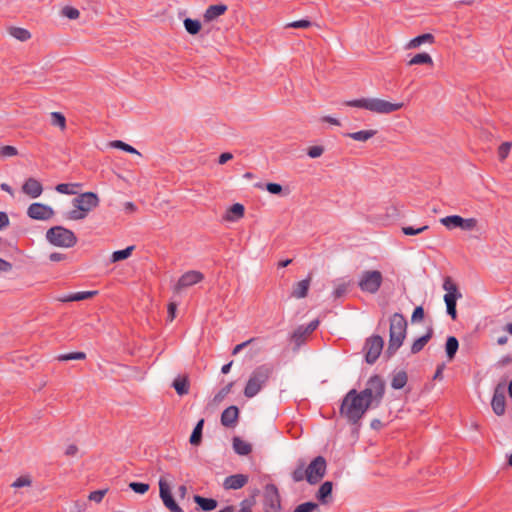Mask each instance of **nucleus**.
<instances>
[{
	"label": "nucleus",
	"instance_id": "nucleus-38",
	"mask_svg": "<svg viewBox=\"0 0 512 512\" xmlns=\"http://www.w3.org/2000/svg\"><path fill=\"white\" fill-rule=\"evenodd\" d=\"M377 130H358L353 133H347L346 136L356 141H366L376 134Z\"/></svg>",
	"mask_w": 512,
	"mask_h": 512
},
{
	"label": "nucleus",
	"instance_id": "nucleus-41",
	"mask_svg": "<svg viewBox=\"0 0 512 512\" xmlns=\"http://www.w3.org/2000/svg\"><path fill=\"white\" fill-rule=\"evenodd\" d=\"M56 359L60 362L72 361V360H84V359H86V354L82 351H75V352L60 354L56 357Z\"/></svg>",
	"mask_w": 512,
	"mask_h": 512
},
{
	"label": "nucleus",
	"instance_id": "nucleus-50",
	"mask_svg": "<svg viewBox=\"0 0 512 512\" xmlns=\"http://www.w3.org/2000/svg\"><path fill=\"white\" fill-rule=\"evenodd\" d=\"M511 147H512V142H510V141L503 142L499 146L498 158L500 161H504L508 157Z\"/></svg>",
	"mask_w": 512,
	"mask_h": 512
},
{
	"label": "nucleus",
	"instance_id": "nucleus-14",
	"mask_svg": "<svg viewBox=\"0 0 512 512\" xmlns=\"http://www.w3.org/2000/svg\"><path fill=\"white\" fill-rule=\"evenodd\" d=\"M204 279L203 273L196 270H190L185 272L177 281L174 286V291L179 293L184 288L190 287L201 282Z\"/></svg>",
	"mask_w": 512,
	"mask_h": 512
},
{
	"label": "nucleus",
	"instance_id": "nucleus-47",
	"mask_svg": "<svg viewBox=\"0 0 512 512\" xmlns=\"http://www.w3.org/2000/svg\"><path fill=\"white\" fill-rule=\"evenodd\" d=\"M98 294V291L94 290V291H80V292H75V293H72V297L74 302H78V301H83V300H88V299H91L93 298L95 295Z\"/></svg>",
	"mask_w": 512,
	"mask_h": 512
},
{
	"label": "nucleus",
	"instance_id": "nucleus-7",
	"mask_svg": "<svg viewBox=\"0 0 512 512\" xmlns=\"http://www.w3.org/2000/svg\"><path fill=\"white\" fill-rule=\"evenodd\" d=\"M45 237L51 245L62 248H72L78 241L75 233L62 225L50 227L46 231Z\"/></svg>",
	"mask_w": 512,
	"mask_h": 512
},
{
	"label": "nucleus",
	"instance_id": "nucleus-3",
	"mask_svg": "<svg viewBox=\"0 0 512 512\" xmlns=\"http://www.w3.org/2000/svg\"><path fill=\"white\" fill-rule=\"evenodd\" d=\"M388 347L384 352L386 361L390 360L403 345L407 334V320L402 313H394L390 319Z\"/></svg>",
	"mask_w": 512,
	"mask_h": 512
},
{
	"label": "nucleus",
	"instance_id": "nucleus-23",
	"mask_svg": "<svg viewBox=\"0 0 512 512\" xmlns=\"http://www.w3.org/2000/svg\"><path fill=\"white\" fill-rule=\"evenodd\" d=\"M433 334H434L433 327L429 326L427 328L425 334H423L422 336L416 338L413 341V343L411 345V353L412 354L419 353L425 347V345L432 339Z\"/></svg>",
	"mask_w": 512,
	"mask_h": 512
},
{
	"label": "nucleus",
	"instance_id": "nucleus-63",
	"mask_svg": "<svg viewBox=\"0 0 512 512\" xmlns=\"http://www.w3.org/2000/svg\"><path fill=\"white\" fill-rule=\"evenodd\" d=\"M320 124L322 125H331V126H340L341 122L334 117L326 116L320 119Z\"/></svg>",
	"mask_w": 512,
	"mask_h": 512
},
{
	"label": "nucleus",
	"instance_id": "nucleus-1",
	"mask_svg": "<svg viewBox=\"0 0 512 512\" xmlns=\"http://www.w3.org/2000/svg\"><path fill=\"white\" fill-rule=\"evenodd\" d=\"M382 401V397L373 394L366 388L361 391L352 388L343 396L339 406V415L351 426L353 436L358 437L361 420L366 413L379 407Z\"/></svg>",
	"mask_w": 512,
	"mask_h": 512
},
{
	"label": "nucleus",
	"instance_id": "nucleus-15",
	"mask_svg": "<svg viewBox=\"0 0 512 512\" xmlns=\"http://www.w3.org/2000/svg\"><path fill=\"white\" fill-rule=\"evenodd\" d=\"M240 416V410L236 405H231L223 410L220 417L221 425L227 428H234Z\"/></svg>",
	"mask_w": 512,
	"mask_h": 512
},
{
	"label": "nucleus",
	"instance_id": "nucleus-20",
	"mask_svg": "<svg viewBox=\"0 0 512 512\" xmlns=\"http://www.w3.org/2000/svg\"><path fill=\"white\" fill-rule=\"evenodd\" d=\"M332 492H333V482L325 481L319 486V488L315 494V498L317 499V501L320 504L327 505V504L331 503V501H332Z\"/></svg>",
	"mask_w": 512,
	"mask_h": 512
},
{
	"label": "nucleus",
	"instance_id": "nucleus-17",
	"mask_svg": "<svg viewBox=\"0 0 512 512\" xmlns=\"http://www.w3.org/2000/svg\"><path fill=\"white\" fill-rule=\"evenodd\" d=\"M249 481V476L246 474L238 473L225 478L223 488L225 490H239L243 488Z\"/></svg>",
	"mask_w": 512,
	"mask_h": 512
},
{
	"label": "nucleus",
	"instance_id": "nucleus-53",
	"mask_svg": "<svg viewBox=\"0 0 512 512\" xmlns=\"http://www.w3.org/2000/svg\"><path fill=\"white\" fill-rule=\"evenodd\" d=\"M32 484L31 477L28 475H23L18 477L13 483L12 487L14 488H22L26 486H30Z\"/></svg>",
	"mask_w": 512,
	"mask_h": 512
},
{
	"label": "nucleus",
	"instance_id": "nucleus-33",
	"mask_svg": "<svg viewBox=\"0 0 512 512\" xmlns=\"http://www.w3.org/2000/svg\"><path fill=\"white\" fill-rule=\"evenodd\" d=\"M8 33L10 36L21 42L28 41L31 38V33L27 29L21 27H10L8 28Z\"/></svg>",
	"mask_w": 512,
	"mask_h": 512
},
{
	"label": "nucleus",
	"instance_id": "nucleus-45",
	"mask_svg": "<svg viewBox=\"0 0 512 512\" xmlns=\"http://www.w3.org/2000/svg\"><path fill=\"white\" fill-rule=\"evenodd\" d=\"M234 385V382L228 383L226 386L222 387L214 396L213 402L215 404L221 403L225 397L231 392V389Z\"/></svg>",
	"mask_w": 512,
	"mask_h": 512
},
{
	"label": "nucleus",
	"instance_id": "nucleus-46",
	"mask_svg": "<svg viewBox=\"0 0 512 512\" xmlns=\"http://www.w3.org/2000/svg\"><path fill=\"white\" fill-rule=\"evenodd\" d=\"M477 223H478V221L476 218L461 217L460 222H459V229L464 230V231H470V230H473L474 228H476Z\"/></svg>",
	"mask_w": 512,
	"mask_h": 512
},
{
	"label": "nucleus",
	"instance_id": "nucleus-5",
	"mask_svg": "<svg viewBox=\"0 0 512 512\" xmlns=\"http://www.w3.org/2000/svg\"><path fill=\"white\" fill-rule=\"evenodd\" d=\"M274 372V367L270 363H265L257 366L251 373L245 388L244 395L247 398H253L256 396L261 389L266 385L269 378Z\"/></svg>",
	"mask_w": 512,
	"mask_h": 512
},
{
	"label": "nucleus",
	"instance_id": "nucleus-31",
	"mask_svg": "<svg viewBox=\"0 0 512 512\" xmlns=\"http://www.w3.org/2000/svg\"><path fill=\"white\" fill-rule=\"evenodd\" d=\"M408 381L407 372L404 370H400L395 372L392 376L391 387L395 390H400L405 387Z\"/></svg>",
	"mask_w": 512,
	"mask_h": 512
},
{
	"label": "nucleus",
	"instance_id": "nucleus-18",
	"mask_svg": "<svg viewBox=\"0 0 512 512\" xmlns=\"http://www.w3.org/2000/svg\"><path fill=\"white\" fill-rule=\"evenodd\" d=\"M22 192L31 198H38L43 192L42 183L34 177L27 178L22 185Z\"/></svg>",
	"mask_w": 512,
	"mask_h": 512
},
{
	"label": "nucleus",
	"instance_id": "nucleus-28",
	"mask_svg": "<svg viewBox=\"0 0 512 512\" xmlns=\"http://www.w3.org/2000/svg\"><path fill=\"white\" fill-rule=\"evenodd\" d=\"M255 187L260 189H266L270 194L278 196L287 195L289 193V190L287 188L285 192L283 186L275 182H267L265 184L259 182L255 184Z\"/></svg>",
	"mask_w": 512,
	"mask_h": 512
},
{
	"label": "nucleus",
	"instance_id": "nucleus-57",
	"mask_svg": "<svg viewBox=\"0 0 512 512\" xmlns=\"http://www.w3.org/2000/svg\"><path fill=\"white\" fill-rule=\"evenodd\" d=\"M446 304V313L451 317L452 320L457 319V302L444 301Z\"/></svg>",
	"mask_w": 512,
	"mask_h": 512
},
{
	"label": "nucleus",
	"instance_id": "nucleus-27",
	"mask_svg": "<svg viewBox=\"0 0 512 512\" xmlns=\"http://www.w3.org/2000/svg\"><path fill=\"white\" fill-rule=\"evenodd\" d=\"M204 424L205 419L201 418L197 421L196 425L194 426L189 438V442L192 446H199L202 443Z\"/></svg>",
	"mask_w": 512,
	"mask_h": 512
},
{
	"label": "nucleus",
	"instance_id": "nucleus-2",
	"mask_svg": "<svg viewBox=\"0 0 512 512\" xmlns=\"http://www.w3.org/2000/svg\"><path fill=\"white\" fill-rule=\"evenodd\" d=\"M327 470V461L322 455L314 457L306 466L303 458L298 459L296 468L292 471L291 477L294 482L306 480L310 485H316L324 478Z\"/></svg>",
	"mask_w": 512,
	"mask_h": 512
},
{
	"label": "nucleus",
	"instance_id": "nucleus-19",
	"mask_svg": "<svg viewBox=\"0 0 512 512\" xmlns=\"http://www.w3.org/2000/svg\"><path fill=\"white\" fill-rule=\"evenodd\" d=\"M193 501L197 505L196 511L211 512L218 507V501L214 498L204 497L199 494L193 495Z\"/></svg>",
	"mask_w": 512,
	"mask_h": 512
},
{
	"label": "nucleus",
	"instance_id": "nucleus-35",
	"mask_svg": "<svg viewBox=\"0 0 512 512\" xmlns=\"http://www.w3.org/2000/svg\"><path fill=\"white\" fill-rule=\"evenodd\" d=\"M108 147L114 148V149H120L122 151H125L130 154H137L141 155L140 152H138L133 146L121 141V140H113L108 142Z\"/></svg>",
	"mask_w": 512,
	"mask_h": 512
},
{
	"label": "nucleus",
	"instance_id": "nucleus-12",
	"mask_svg": "<svg viewBox=\"0 0 512 512\" xmlns=\"http://www.w3.org/2000/svg\"><path fill=\"white\" fill-rule=\"evenodd\" d=\"M507 379L500 381L494 388L491 407L497 416H502L506 409L505 386Z\"/></svg>",
	"mask_w": 512,
	"mask_h": 512
},
{
	"label": "nucleus",
	"instance_id": "nucleus-49",
	"mask_svg": "<svg viewBox=\"0 0 512 512\" xmlns=\"http://www.w3.org/2000/svg\"><path fill=\"white\" fill-rule=\"evenodd\" d=\"M325 151V148L324 146L322 145H314V146H309L307 149H306V154L312 158V159H316V158H319L320 156H322V154L324 153Z\"/></svg>",
	"mask_w": 512,
	"mask_h": 512
},
{
	"label": "nucleus",
	"instance_id": "nucleus-60",
	"mask_svg": "<svg viewBox=\"0 0 512 512\" xmlns=\"http://www.w3.org/2000/svg\"><path fill=\"white\" fill-rule=\"evenodd\" d=\"M256 340H258V338H250L248 339L247 341H244L240 344H237L233 349H232V355H237L238 353H240L244 348H246L248 345L252 344L253 342H255Z\"/></svg>",
	"mask_w": 512,
	"mask_h": 512
},
{
	"label": "nucleus",
	"instance_id": "nucleus-24",
	"mask_svg": "<svg viewBox=\"0 0 512 512\" xmlns=\"http://www.w3.org/2000/svg\"><path fill=\"white\" fill-rule=\"evenodd\" d=\"M179 396H184L189 393L190 380L188 375H178L171 385Z\"/></svg>",
	"mask_w": 512,
	"mask_h": 512
},
{
	"label": "nucleus",
	"instance_id": "nucleus-29",
	"mask_svg": "<svg viewBox=\"0 0 512 512\" xmlns=\"http://www.w3.org/2000/svg\"><path fill=\"white\" fill-rule=\"evenodd\" d=\"M459 349V341L455 336H448L445 342V353L449 361L453 360Z\"/></svg>",
	"mask_w": 512,
	"mask_h": 512
},
{
	"label": "nucleus",
	"instance_id": "nucleus-54",
	"mask_svg": "<svg viewBox=\"0 0 512 512\" xmlns=\"http://www.w3.org/2000/svg\"><path fill=\"white\" fill-rule=\"evenodd\" d=\"M107 491H108V489H99V490L92 491V492H90L88 499L90 501L100 503L103 500L104 496L106 495Z\"/></svg>",
	"mask_w": 512,
	"mask_h": 512
},
{
	"label": "nucleus",
	"instance_id": "nucleus-21",
	"mask_svg": "<svg viewBox=\"0 0 512 512\" xmlns=\"http://www.w3.org/2000/svg\"><path fill=\"white\" fill-rule=\"evenodd\" d=\"M312 281V272L307 277L293 285L291 296L297 299L305 298L308 295L309 287Z\"/></svg>",
	"mask_w": 512,
	"mask_h": 512
},
{
	"label": "nucleus",
	"instance_id": "nucleus-10",
	"mask_svg": "<svg viewBox=\"0 0 512 512\" xmlns=\"http://www.w3.org/2000/svg\"><path fill=\"white\" fill-rule=\"evenodd\" d=\"M263 510L264 512H281L282 500L277 486L268 483L263 491Z\"/></svg>",
	"mask_w": 512,
	"mask_h": 512
},
{
	"label": "nucleus",
	"instance_id": "nucleus-4",
	"mask_svg": "<svg viewBox=\"0 0 512 512\" xmlns=\"http://www.w3.org/2000/svg\"><path fill=\"white\" fill-rule=\"evenodd\" d=\"M99 204L100 199L97 193L92 191L80 193L72 199L73 209L66 212L64 218L73 221L83 220Z\"/></svg>",
	"mask_w": 512,
	"mask_h": 512
},
{
	"label": "nucleus",
	"instance_id": "nucleus-56",
	"mask_svg": "<svg viewBox=\"0 0 512 512\" xmlns=\"http://www.w3.org/2000/svg\"><path fill=\"white\" fill-rule=\"evenodd\" d=\"M351 284V281L341 283L337 285V287L333 291V296L335 298H341L347 293L348 286Z\"/></svg>",
	"mask_w": 512,
	"mask_h": 512
},
{
	"label": "nucleus",
	"instance_id": "nucleus-40",
	"mask_svg": "<svg viewBox=\"0 0 512 512\" xmlns=\"http://www.w3.org/2000/svg\"><path fill=\"white\" fill-rule=\"evenodd\" d=\"M307 336H308V334L306 333V331L304 329V325H300L291 334V340L297 346H300L301 344H303L305 342Z\"/></svg>",
	"mask_w": 512,
	"mask_h": 512
},
{
	"label": "nucleus",
	"instance_id": "nucleus-37",
	"mask_svg": "<svg viewBox=\"0 0 512 512\" xmlns=\"http://www.w3.org/2000/svg\"><path fill=\"white\" fill-rule=\"evenodd\" d=\"M49 125L59 127V128H65L66 126V117L61 112H51L49 114Z\"/></svg>",
	"mask_w": 512,
	"mask_h": 512
},
{
	"label": "nucleus",
	"instance_id": "nucleus-64",
	"mask_svg": "<svg viewBox=\"0 0 512 512\" xmlns=\"http://www.w3.org/2000/svg\"><path fill=\"white\" fill-rule=\"evenodd\" d=\"M232 159H233V154L231 152H223L219 155L217 162L220 165H224Z\"/></svg>",
	"mask_w": 512,
	"mask_h": 512
},
{
	"label": "nucleus",
	"instance_id": "nucleus-51",
	"mask_svg": "<svg viewBox=\"0 0 512 512\" xmlns=\"http://www.w3.org/2000/svg\"><path fill=\"white\" fill-rule=\"evenodd\" d=\"M62 15L67 17L68 19L75 20L79 18L80 12L78 9L71 7V6H65L62 11Z\"/></svg>",
	"mask_w": 512,
	"mask_h": 512
},
{
	"label": "nucleus",
	"instance_id": "nucleus-34",
	"mask_svg": "<svg viewBox=\"0 0 512 512\" xmlns=\"http://www.w3.org/2000/svg\"><path fill=\"white\" fill-rule=\"evenodd\" d=\"M81 186V183H59L55 186V190L61 194L74 195L77 194V191H75L74 188H79Z\"/></svg>",
	"mask_w": 512,
	"mask_h": 512
},
{
	"label": "nucleus",
	"instance_id": "nucleus-6",
	"mask_svg": "<svg viewBox=\"0 0 512 512\" xmlns=\"http://www.w3.org/2000/svg\"><path fill=\"white\" fill-rule=\"evenodd\" d=\"M348 106L367 109L374 113L386 114L402 108V103H393L380 98H361L346 103Z\"/></svg>",
	"mask_w": 512,
	"mask_h": 512
},
{
	"label": "nucleus",
	"instance_id": "nucleus-25",
	"mask_svg": "<svg viewBox=\"0 0 512 512\" xmlns=\"http://www.w3.org/2000/svg\"><path fill=\"white\" fill-rule=\"evenodd\" d=\"M232 447L234 452L239 456H248L252 452V445L239 436L232 438Z\"/></svg>",
	"mask_w": 512,
	"mask_h": 512
},
{
	"label": "nucleus",
	"instance_id": "nucleus-32",
	"mask_svg": "<svg viewBox=\"0 0 512 512\" xmlns=\"http://www.w3.org/2000/svg\"><path fill=\"white\" fill-rule=\"evenodd\" d=\"M134 249L135 246L131 245L127 246L124 249L114 251L110 258L111 262L116 263L128 259L131 256Z\"/></svg>",
	"mask_w": 512,
	"mask_h": 512
},
{
	"label": "nucleus",
	"instance_id": "nucleus-36",
	"mask_svg": "<svg viewBox=\"0 0 512 512\" xmlns=\"http://www.w3.org/2000/svg\"><path fill=\"white\" fill-rule=\"evenodd\" d=\"M420 64H426L429 66H433V60L432 57L428 53H419L413 56L409 61L408 65H420Z\"/></svg>",
	"mask_w": 512,
	"mask_h": 512
},
{
	"label": "nucleus",
	"instance_id": "nucleus-22",
	"mask_svg": "<svg viewBox=\"0 0 512 512\" xmlns=\"http://www.w3.org/2000/svg\"><path fill=\"white\" fill-rule=\"evenodd\" d=\"M244 215H245L244 205L241 203H234L228 207V209L225 212V215L223 216V219L228 222H235V221L243 218Z\"/></svg>",
	"mask_w": 512,
	"mask_h": 512
},
{
	"label": "nucleus",
	"instance_id": "nucleus-62",
	"mask_svg": "<svg viewBox=\"0 0 512 512\" xmlns=\"http://www.w3.org/2000/svg\"><path fill=\"white\" fill-rule=\"evenodd\" d=\"M460 298H462V293L459 289L455 291H449V293L444 295V301L457 302V300Z\"/></svg>",
	"mask_w": 512,
	"mask_h": 512
},
{
	"label": "nucleus",
	"instance_id": "nucleus-61",
	"mask_svg": "<svg viewBox=\"0 0 512 512\" xmlns=\"http://www.w3.org/2000/svg\"><path fill=\"white\" fill-rule=\"evenodd\" d=\"M256 500H254L253 496H249L248 498H245L241 501V509L240 510H248L252 511V507L255 505Z\"/></svg>",
	"mask_w": 512,
	"mask_h": 512
},
{
	"label": "nucleus",
	"instance_id": "nucleus-30",
	"mask_svg": "<svg viewBox=\"0 0 512 512\" xmlns=\"http://www.w3.org/2000/svg\"><path fill=\"white\" fill-rule=\"evenodd\" d=\"M434 42V36L430 33L419 35L413 39H411L406 44V49H416L420 47L424 43L432 44Z\"/></svg>",
	"mask_w": 512,
	"mask_h": 512
},
{
	"label": "nucleus",
	"instance_id": "nucleus-43",
	"mask_svg": "<svg viewBox=\"0 0 512 512\" xmlns=\"http://www.w3.org/2000/svg\"><path fill=\"white\" fill-rule=\"evenodd\" d=\"M319 510V504L314 501H307L297 505L292 512H314Z\"/></svg>",
	"mask_w": 512,
	"mask_h": 512
},
{
	"label": "nucleus",
	"instance_id": "nucleus-26",
	"mask_svg": "<svg viewBox=\"0 0 512 512\" xmlns=\"http://www.w3.org/2000/svg\"><path fill=\"white\" fill-rule=\"evenodd\" d=\"M228 7L225 4L210 5L203 15L206 22H211L223 15L227 11Z\"/></svg>",
	"mask_w": 512,
	"mask_h": 512
},
{
	"label": "nucleus",
	"instance_id": "nucleus-42",
	"mask_svg": "<svg viewBox=\"0 0 512 512\" xmlns=\"http://www.w3.org/2000/svg\"><path fill=\"white\" fill-rule=\"evenodd\" d=\"M183 23L186 31L191 35H195L201 30V23L198 20L186 18Z\"/></svg>",
	"mask_w": 512,
	"mask_h": 512
},
{
	"label": "nucleus",
	"instance_id": "nucleus-8",
	"mask_svg": "<svg viewBox=\"0 0 512 512\" xmlns=\"http://www.w3.org/2000/svg\"><path fill=\"white\" fill-rule=\"evenodd\" d=\"M383 283V275L379 270H364L358 281V287L362 292L376 294Z\"/></svg>",
	"mask_w": 512,
	"mask_h": 512
},
{
	"label": "nucleus",
	"instance_id": "nucleus-11",
	"mask_svg": "<svg viewBox=\"0 0 512 512\" xmlns=\"http://www.w3.org/2000/svg\"><path fill=\"white\" fill-rule=\"evenodd\" d=\"M159 497L164 505V507L169 512H184V510L177 503L170 484L164 477H160L159 482Z\"/></svg>",
	"mask_w": 512,
	"mask_h": 512
},
{
	"label": "nucleus",
	"instance_id": "nucleus-16",
	"mask_svg": "<svg viewBox=\"0 0 512 512\" xmlns=\"http://www.w3.org/2000/svg\"><path fill=\"white\" fill-rule=\"evenodd\" d=\"M365 388L370 390L373 394L384 398L386 393V382L381 375L374 374L368 378Z\"/></svg>",
	"mask_w": 512,
	"mask_h": 512
},
{
	"label": "nucleus",
	"instance_id": "nucleus-59",
	"mask_svg": "<svg viewBox=\"0 0 512 512\" xmlns=\"http://www.w3.org/2000/svg\"><path fill=\"white\" fill-rule=\"evenodd\" d=\"M443 289L446 291V293H449V291H455V290H458L459 287L458 285L452 280L451 277L447 276L445 279H444V282H443Z\"/></svg>",
	"mask_w": 512,
	"mask_h": 512
},
{
	"label": "nucleus",
	"instance_id": "nucleus-44",
	"mask_svg": "<svg viewBox=\"0 0 512 512\" xmlns=\"http://www.w3.org/2000/svg\"><path fill=\"white\" fill-rule=\"evenodd\" d=\"M128 487L136 494L144 495L150 489V485L144 482L132 481L128 484Z\"/></svg>",
	"mask_w": 512,
	"mask_h": 512
},
{
	"label": "nucleus",
	"instance_id": "nucleus-9",
	"mask_svg": "<svg viewBox=\"0 0 512 512\" xmlns=\"http://www.w3.org/2000/svg\"><path fill=\"white\" fill-rule=\"evenodd\" d=\"M383 348L384 339L380 335L374 334L366 338L363 346L365 362L369 365H373L381 355Z\"/></svg>",
	"mask_w": 512,
	"mask_h": 512
},
{
	"label": "nucleus",
	"instance_id": "nucleus-48",
	"mask_svg": "<svg viewBox=\"0 0 512 512\" xmlns=\"http://www.w3.org/2000/svg\"><path fill=\"white\" fill-rule=\"evenodd\" d=\"M428 229H429L428 225H423V226L418 227V228H415L414 226H403L402 227V232H403V234H405L407 236H414V235H418L420 233H423L424 231H426Z\"/></svg>",
	"mask_w": 512,
	"mask_h": 512
},
{
	"label": "nucleus",
	"instance_id": "nucleus-52",
	"mask_svg": "<svg viewBox=\"0 0 512 512\" xmlns=\"http://www.w3.org/2000/svg\"><path fill=\"white\" fill-rule=\"evenodd\" d=\"M425 317V311H424V308L423 306H416L412 312V315H411V322L412 323H417V322H421Z\"/></svg>",
	"mask_w": 512,
	"mask_h": 512
},
{
	"label": "nucleus",
	"instance_id": "nucleus-55",
	"mask_svg": "<svg viewBox=\"0 0 512 512\" xmlns=\"http://www.w3.org/2000/svg\"><path fill=\"white\" fill-rule=\"evenodd\" d=\"M18 154V150L16 147L11 145H5L0 148V157H12Z\"/></svg>",
	"mask_w": 512,
	"mask_h": 512
},
{
	"label": "nucleus",
	"instance_id": "nucleus-13",
	"mask_svg": "<svg viewBox=\"0 0 512 512\" xmlns=\"http://www.w3.org/2000/svg\"><path fill=\"white\" fill-rule=\"evenodd\" d=\"M55 214L53 208L47 204L34 202L27 208V216L33 220L46 221Z\"/></svg>",
	"mask_w": 512,
	"mask_h": 512
},
{
	"label": "nucleus",
	"instance_id": "nucleus-39",
	"mask_svg": "<svg viewBox=\"0 0 512 512\" xmlns=\"http://www.w3.org/2000/svg\"><path fill=\"white\" fill-rule=\"evenodd\" d=\"M460 215H448L440 219V223L447 229L452 230L459 228Z\"/></svg>",
	"mask_w": 512,
	"mask_h": 512
},
{
	"label": "nucleus",
	"instance_id": "nucleus-58",
	"mask_svg": "<svg viewBox=\"0 0 512 512\" xmlns=\"http://www.w3.org/2000/svg\"><path fill=\"white\" fill-rule=\"evenodd\" d=\"M312 25V23L309 20L302 19L290 22L286 25L287 28H302L306 29L309 28Z\"/></svg>",
	"mask_w": 512,
	"mask_h": 512
}]
</instances>
